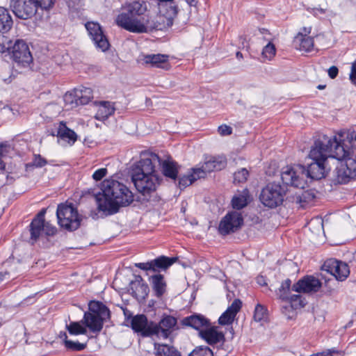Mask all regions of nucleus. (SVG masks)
Returning a JSON list of instances; mask_svg holds the SVG:
<instances>
[{
	"label": "nucleus",
	"instance_id": "nucleus-1",
	"mask_svg": "<svg viewBox=\"0 0 356 356\" xmlns=\"http://www.w3.org/2000/svg\"><path fill=\"white\" fill-rule=\"evenodd\" d=\"M351 143L353 139L348 136L345 138L342 131L330 136L321 135L312 146L309 157L313 161L320 162H325L328 157L345 159L349 156V150L346 148Z\"/></svg>",
	"mask_w": 356,
	"mask_h": 356
},
{
	"label": "nucleus",
	"instance_id": "nucleus-2",
	"mask_svg": "<svg viewBox=\"0 0 356 356\" xmlns=\"http://www.w3.org/2000/svg\"><path fill=\"white\" fill-rule=\"evenodd\" d=\"M146 6L138 1L129 3L124 11L115 18L117 25L131 33H147L154 29L162 30L163 26L154 22L152 17L143 15Z\"/></svg>",
	"mask_w": 356,
	"mask_h": 356
},
{
	"label": "nucleus",
	"instance_id": "nucleus-3",
	"mask_svg": "<svg viewBox=\"0 0 356 356\" xmlns=\"http://www.w3.org/2000/svg\"><path fill=\"white\" fill-rule=\"evenodd\" d=\"M134 201L132 192L123 184L106 179L102 184V194L97 197L98 209L106 215L117 213L120 207L129 205Z\"/></svg>",
	"mask_w": 356,
	"mask_h": 356
},
{
	"label": "nucleus",
	"instance_id": "nucleus-4",
	"mask_svg": "<svg viewBox=\"0 0 356 356\" xmlns=\"http://www.w3.org/2000/svg\"><path fill=\"white\" fill-rule=\"evenodd\" d=\"M131 179L145 200L151 201L156 199V191L160 184V179L150 159H140L133 170Z\"/></svg>",
	"mask_w": 356,
	"mask_h": 356
},
{
	"label": "nucleus",
	"instance_id": "nucleus-5",
	"mask_svg": "<svg viewBox=\"0 0 356 356\" xmlns=\"http://www.w3.org/2000/svg\"><path fill=\"white\" fill-rule=\"evenodd\" d=\"M227 164L225 156H209L205 158L204 163L200 167L193 168L187 175L179 178V186L185 188L191 185L196 180L204 178L208 172L223 169Z\"/></svg>",
	"mask_w": 356,
	"mask_h": 356
},
{
	"label": "nucleus",
	"instance_id": "nucleus-6",
	"mask_svg": "<svg viewBox=\"0 0 356 356\" xmlns=\"http://www.w3.org/2000/svg\"><path fill=\"white\" fill-rule=\"evenodd\" d=\"M109 317V309L102 302L92 300L88 304V310L84 313L82 323L90 333L98 334Z\"/></svg>",
	"mask_w": 356,
	"mask_h": 356
},
{
	"label": "nucleus",
	"instance_id": "nucleus-7",
	"mask_svg": "<svg viewBox=\"0 0 356 356\" xmlns=\"http://www.w3.org/2000/svg\"><path fill=\"white\" fill-rule=\"evenodd\" d=\"M286 193L285 186L279 183L272 182L261 190L259 200L265 207L275 208L282 204Z\"/></svg>",
	"mask_w": 356,
	"mask_h": 356
},
{
	"label": "nucleus",
	"instance_id": "nucleus-8",
	"mask_svg": "<svg viewBox=\"0 0 356 356\" xmlns=\"http://www.w3.org/2000/svg\"><path fill=\"white\" fill-rule=\"evenodd\" d=\"M56 216L59 225L67 230H75L80 226L81 218L72 204L58 205Z\"/></svg>",
	"mask_w": 356,
	"mask_h": 356
},
{
	"label": "nucleus",
	"instance_id": "nucleus-9",
	"mask_svg": "<svg viewBox=\"0 0 356 356\" xmlns=\"http://www.w3.org/2000/svg\"><path fill=\"white\" fill-rule=\"evenodd\" d=\"M306 178V170L301 165H287L281 171V179L287 186L304 188L307 185Z\"/></svg>",
	"mask_w": 356,
	"mask_h": 356
},
{
	"label": "nucleus",
	"instance_id": "nucleus-10",
	"mask_svg": "<svg viewBox=\"0 0 356 356\" xmlns=\"http://www.w3.org/2000/svg\"><path fill=\"white\" fill-rule=\"evenodd\" d=\"M341 161H345L346 163L341 164L335 170L332 179L334 184H347L351 179H356V158L350 155Z\"/></svg>",
	"mask_w": 356,
	"mask_h": 356
},
{
	"label": "nucleus",
	"instance_id": "nucleus-11",
	"mask_svg": "<svg viewBox=\"0 0 356 356\" xmlns=\"http://www.w3.org/2000/svg\"><path fill=\"white\" fill-rule=\"evenodd\" d=\"M46 209H42L34 218L30 225L31 239L37 241L42 234L53 236L56 232V228L50 223L45 222L44 215Z\"/></svg>",
	"mask_w": 356,
	"mask_h": 356
},
{
	"label": "nucleus",
	"instance_id": "nucleus-12",
	"mask_svg": "<svg viewBox=\"0 0 356 356\" xmlns=\"http://www.w3.org/2000/svg\"><path fill=\"white\" fill-rule=\"evenodd\" d=\"M159 3V13L158 19L154 22L163 26V29L170 27L173 24V19L176 17L178 10L174 1L162 0Z\"/></svg>",
	"mask_w": 356,
	"mask_h": 356
},
{
	"label": "nucleus",
	"instance_id": "nucleus-13",
	"mask_svg": "<svg viewBox=\"0 0 356 356\" xmlns=\"http://www.w3.org/2000/svg\"><path fill=\"white\" fill-rule=\"evenodd\" d=\"M85 26L95 47L103 52L107 51L110 44L101 26L97 22H88Z\"/></svg>",
	"mask_w": 356,
	"mask_h": 356
},
{
	"label": "nucleus",
	"instance_id": "nucleus-14",
	"mask_svg": "<svg viewBox=\"0 0 356 356\" xmlns=\"http://www.w3.org/2000/svg\"><path fill=\"white\" fill-rule=\"evenodd\" d=\"M10 6L15 16L22 19L31 18L38 10L34 0H11Z\"/></svg>",
	"mask_w": 356,
	"mask_h": 356
},
{
	"label": "nucleus",
	"instance_id": "nucleus-15",
	"mask_svg": "<svg viewBox=\"0 0 356 356\" xmlns=\"http://www.w3.org/2000/svg\"><path fill=\"white\" fill-rule=\"evenodd\" d=\"M10 54L15 62L23 66L29 65L33 57L28 44L23 40H16Z\"/></svg>",
	"mask_w": 356,
	"mask_h": 356
},
{
	"label": "nucleus",
	"instance_id": "nucleus-16",
	"mask_svg": "<svg viewBox=\"0 0 356 356\" xmlns=\"http://www.w3.org/2000/svg\"><path fill=\"white\" fill-rule=\"evenodd\" d=\"M323 268L340 282L346 280L350 275L348 265L335 259H329L325 261Z\"/></svg>",
	"mask_w": 356,
	"mask_h": 356
},
{
	"label": "nucleus",
	"instance_id": "nucleus-17",
	"mask_svg": "<svg viewBox=\"0 0 356 356\" xmlns=\"http://www.w3.org/2000/svg\"><path fill=\"white\" fill-rule=\"evenodd\" d=\"M243 222L241 213L238 211L228 213L220 221L219 232L222 234H228L241 227Z\"/></svg>",
	"mask_w": 356,
	"mask_h": 356
},
{
	"label": "nucleus",
	"instance_id": "nucleus-18",
	"mask_svg": "<svg viewBox=\"0 0 356 356\" xmlns=\"http://www.w3.org/2000/svg\"><path fill=\"white\" fill-rule=\"evenodd\" d=\"M321 281L313 275H307L292 286V290L298 293H313L321 288Z\"/></svg>",
	"mask_w": 356,
	"mask_h": 356
},
{
	"label": "nucleus",
	"instance_id": "nucleus-19",
	"mask_svg": "<svg viewBox=\"0 0 356 356\" xmlns=\"http://www.w3.org/2000/svg\"><path fill=\"white\" fill-rule=\"evenodd\" d=\"M177 325V319L171 316L163 317L159 325H153V334L159 338L168 339Z\"/></svg>",
	"mask_w": 356,
	"mask_h": 356
},
{
	"label": "nucleus",
	"instance_id": "nucleus-20",
	"mask_svg": "<svg viewBox=\"0 0 356 356\" xmlns=\"http://www.w3.org/2000/svg\"><path fill=\"white\" fill-rule=\"evenodd\" d=\"M177 260L175 257H167L165 256L159 257L151 261L146 263L136 264V266L140 269L148 271L152 270L154 272L158 271L159 269H166L172 265Z\"/></svg>",
	"mask_w": 356,
	"mask_h": 356
},
{
	"label": "nucleus",
	"instance_id": "nucleus-21",
	"mask_svg": "<svg viewBox=\"0 0 356 356\" xmlns=\"http://www.w3.org/2000/svg\"><path fill=\"white\" fill-rule=\"evenodd\" d=\"M140 60L144 64L152 67L161 68L165 70H168L171 67L169 63V56L167 54H145L141 56Z\"/></svg>",
	"mask_w": 356,
	"mask_h": 356
},
{
	"label": "nucleus",
	"instance_id": "nucleus-22",
	"mask_svg": "<svg viewBox=\"0 0 356 356\" xmlns=\"http://www.w3.org/2000/svg\"><path fill=\"white\" fill-rule=\"evenodd\" d=\"M311 27H304L301 32L298 33L293 40L294 47L302 51L309 52L314 48L313 38L309 36Z\"/></svg>",
	"mask_w": 356,
	"mask_h": 356
},
{
	"label": "nucleus",
	"instance_id": "nucleus-23",
	"mask_svg": "<svg viewBox=\"0 0 356 356\" xmlns=\"http://www.w3.org/2000/svg\"><path fill=\"white\" fill-rule=\"evenodd\" d=\"M305 306L304 300L300 295L293 294L284 302L282 306V312L290 319L294 316L295 310L302 308Z\"/></svg>",
	"mask_w": 356,
	"mask_h": 356
},
{
	"label": "nucleus",
	"instance_id": "nucleus-24",
	"mask_svg": "<svg viewBox=\"0 0 356 356\" xmlns=\"http://www.w3.org/2000/svg\"><path fill=\"white\" fill-rule=\"evenodd\" d=\"M131 325L135 332H140L143 336L153 335V326L148 325L147 317L143 314L133 317Z\"/></svg>",
	"mask_w": 356,
	"mask_h": 356
},
{
	"label": "nucleus",
	"instance_id": "nucleus-25",
	"mask_svg": "<svg viewBox=\"0 0 356 356\" xmlns=\"http://www.w3.org/2000/svg\"><path fill=\"white\" fill-rule=\"evenodd\" d=\"M242 302L239 299H235L227 310L222 314L218 319L220 325H225L232 323L236 314L239 312Z\"/></svg>",
	"mask_w": 356,
	"mask_h": 356
},
{
	"label": "nucleus",
	"instance_id": "nucleus-26",
	"mask_svg": "<svg viewBox=\"0 0 356 356\" xmlns=\"http://www.w3.org/2000/svg\"><path fill=\"white\" fill-rule=\"evenodd\" d=\"M199 335L211 345L223 341L225 339L224 334L218 331L217 327H209V325L200 330Z\"/></svg>",
	"mask_w": 356,
	"mask_h": 356
},
{
	"label": "nucleus",
	"instance_id": "nucleus-27",
	"mask_svg": "<svg viewBox=\"0 0 356 356\" xmlns=\"http://www.w3.org/2000/svg\"><path fill=\"white\" fill-rule=\"evenodd\" d=\"M131 290L133 296L138 300H144L149 293L147 284L140 275L136 276L135 280L131 282Z\"/></svg>",
	"mask_w": 356,
	"mask_h": 356
},
{
	"label": "nucleus",
	"instance_id": "nucleus-28",
	"mask_svg": "<svg viewBox=\"0 0 356 356\" xmlns=\"http://www.w3.org/2000/svg\"><path fill=\"white\" fill-rule=\"evenodd\" d=\"M183 324L200 332V330L209 325V321L204 316L195 314L184 318L183 319Z\"/></svg>",
	"mask_w": 356,
	"mask_h": 356
},
{
	"label": "nucleus",
	"instance_id": "nucleus-29",
	"mask_svg": "<svg viewBox=\"0 0 356 356\" xmlns=\"http://www.w3.org/2000/svg\"><path fill=\"white\" fill-rule=\"evenodd\" d=\"M325 162L312 161L308 165L306 172L307 177L313 179H321L325 176Z\"/></svg>",
	"mask_w": 356,
	"mask_h": 356
},
{
	"label": "nucleus",
	"instance_id": "nucleus-30",
	"mask_svg": "<svg viewBox=\"0 0 356 356\" xmlns=\"http://www.w3.org/2000/svg\"><path fill=\"white\" fill-rule=\"evenodd\" d=\"M115 112L113 104L109 102H101L97 104V110L95 118L104 121Z\"/></svg>",
	"mask_w": 356,
	"mask_h": 356
},
{
	"label": "nucleus",
	"instance_id": "nucleus-31",
	"mask_svg": "<svg viewBox=\"0 0 356 356\" xmlns=\"http://www.w3.org/2000/svg\"><path fill=\"white\" fill-rule=\"evenodd\" d=\"M57 136L61 140L67 142L70 145L74 144L77 139L76 133L67 127L66 124L63 122H60L58 125Z\"/></svg>",
	"mask_w": 356,
	"mask_h": 356
},
{
	"label": "nucleus",
	"instance_id": "nucleus-32",
	"mask_svg": "<svg viewBox=\"0 0 356 356\" xmlns=\"http://www.w3.org/2000/svg\"><path fill=\"white\" fill-rule=\"evenodd\" d=\"M152 287L156 296L161 297L165 292L166 284L164 277L161 274L152 275L149 278Z\"/></svg>",
	"mask_w": 356,
	"mask_h": 356
},
{
	"label": "nucleus",
	"instance_id": "nucleus-33",
	"mask_svg": "<svg viewBox=\"0 0 356 356\" xmlns=\"http://www.w3.org/2000/svg\"><path fill=\"white\" fill-rule=\"evenodd\" d=\"M66 330L71 335H87L89 339L92 338V336H88L86 327L82 323V319L80 321H71L69 324H66Z\"/></svg>",
	"mask_w": 356,
	"mask_h": 356
},
{
	"label": "nucleus",
	"instance_id": "nucleus-34",
	"mask_svg": "<svg viewBox=\"0 0 356 356\" xmlns=\"http://www.w3.org/2000/svg\"><path fill=\"white\" fill-rule=\"evenodd\" d=\"M13 25V20L7 9L0 7V32L6 33Z\"/></svg>",
	"mask_w": 356,
	"mask_h": 356
},
{
	"label": "nucleus",
	"instance_id": "nucleus-35",
	"mask_svg": "<svg viewBox=\"0 0 356 356\" xmlns=\"http://www.w3.org/2000/svg\"><path fill=\"white\" fill-rule=\"evenodd\" d=\"M291 291H293L291 281L290 279H286L281 283L280 286L276 291L275 293L277 297L284 302L289 298V296H291Z\"/></svg>",
	"mask_w": 356,
	"mask_h": 356
},
{
	"label": "nucleus",
	"instance_id": "nucleus-36",
	"mask_svg": "<svg viewBox=\"0 0 356 356\" xmlns=\"http://www.w3.org/2000/svg\"><path fill=\"white\" fill-rule=\"evenodd\" d=\"M155 356H181L174 348L166 344H155Z\"/></svg>",
	"mask_w": 356,
	"mask_h": 356
},
{
	"label": "nucleus",
	"instance_id": "nucleus-37",
	"mask_svg": "<svg viewBox=\"0 0 356 356\" xmlns=\"http://www.w3.org/2000/svg\"><path fill=\"white\" fill-rule=\"evenodd\" d=\"M75 92L76 97L79 99L80 104H86L93 98L92 90L90 88L81 87L75 89Z\"/></svg>",
	"mask_w": 356,
	"mask_h": 356
},
{
	"label": "nucleus",
	"instance_id": "nucleus-38",
	"mask_svg": "<svg viewBox=\"0 0 356 356\" xmlns=\"http://www.w3.org/2000/svg\"><path fill=\"white\" fill-rule=\"evenodd\" d=\"M248 191L245 189L242 193L235 195L232 200V207L236 209H241L245 207L248 202Z\"/></svg>",
	"mask_w": 356,
	"mask_h": 356
},
{
	"label": "nucleus",
	"instance_id": "nucleus-39",
	"mask_svg": "<svg viewBox=\"0 0 356 356\" xmlns=\"http://www.w3.org/2000/svg\"><path fill=\"white\" fill-rule=\"evenodd\" d=\"M162 170L165 177L175 179L177 176V169L175 163L170 161H164L162 163Z\"/></svg>",
	"mask_w": 356,
	"mask_h": 356
},
{
	"label": "nucleus",
	"instance_id": "nucleus-40",
	"mask_svg": "<svg viewBox=\"0 0 356 356\" xmlns=\"http://www.w3.org/2000/svg\"><path fill=\"white\" fill-rule=\"evenodd\" d=\"M63 100L67 109L73 108L80 104L79 99L76 97L75 90L72 92L65 93L63 97Z\"/></svg>",
	"mask_w": 356,
	"mask_h": 356
},
{
	"label": "nucleus",
	"instance_id": "nucleus-41",
	"mask_svg": "<svg viewBox=\"0 0 356 356\" xmlns=\"http://www.w3.org/2000/svg\"><path fill=\"white\" fill-rule=\"evenodd\" d=\"M64 344L66 348L74 351H80L86 348V343L69 340L65 333H64Z\"/></svg>",
	"mask_w": 356,
	"mask_h": 356
},
{
	"label": "nucleus",
	"instance_id": "nucleus-42",
	"mask_svg": "<svg viewBox=\"0 0 356 356\" xmlns=\"http://www.w3.org/2000/svg\"><path fill=\"white\" fill-rule=\"evenodd\" d=\"M13 44L14 42L13 40L10 39L7 35L3 34L0 35V52H8L10 54L13 49Z\"/></svg>",
	"mask_w": 356,
	"mask_h": 356
},
{
	"label": "nucleus",
	"instance_id": "nucleus-43",
	"mask_svg": "<svg viewBox=\"0 0 356 356\" xmlns=\"http://www.w3.org/2000/svg\"><path fill=\"white\" fill-rule=\"evenodd\" d=\"M275 53L276 49L275 45L271 42H268L264 47L261 55L264 59L266 60H270L275 56Z\"/></svg>",
	"mask_w": 356,
	"mask_h": 356
},
{
	"label": "nucleus",
	"instance_id": "nucleus-44",
	"mask_svg": "<svg viewBox=\"0 0 356 356\" xmlns=\"http://www.w3.org/2000/svg\"><path fill=\"white\" fill-rule=\"evenodd\" d=\"M267 317V310L261 305L257 304L254 309V319L255 321L260 322Z\"/></svg>",
	"mask_w": 356,
	"mask_h": 356
},
{
	"label": "nucleus",
	"instance_id": "nucleus-45",
	"mask_svg": "<svg viewBox=\"0 0 356 356\" xmlns=\"http://www.w3.org/2000/svg\"><path fill=\"white\" fill-rule=\"evenodd\" d=\"M312 198L313 197L311 196V194L309 192L305 191L301 195H298L293 197V202L299 204L300 207H305L306 202Z\"/></svg>",
	"mask_w": 356,
	"mask_h": 356
},
{
	"label": "nucleus",
	"instance_id": "nucleus-46",
	"mask_svg": "<svg viewBox=\"0 0 356 356\" xmlns=\"http://www.w3.org/2000/svg\"><path fill=\"white\" fill-rule=\"evenodd\" d=\"M47 164V161L44 158L42 157L40 154H35L33 161L26 164V168L29 169L31 167L42 168Z\"/></svg>",
	"mask_w": 356,
	"mask_h": 356
},
{
	"label": "nucleus",
	"instance_id": "nucleus-47",
	"mask_svg": "<svg viewBox=\"0 0 356 356\" xmlns=\"http://www.w3.org/2000/svg\"><path fill=\"white\" fill-rule=\"evenodd\" d=\"M249 172L246 168H241L234 175V181L238 183H243L247 181Z\"/></svg>",
	"mask_w": 356,
	"mask_h": 356
},
{
	"label": "nucleus",
	"instance_id": "nucleus-48",
	"mask_svg": "<svg viewBox=\"0 0 356 356\" xmlns=\"http://www.w3.org/2000/svg\"><path fill=\"white\" fill-rule=\"evenodd\" d=\"M189 356H213V353L209 348L201 346L193 350Z\"/></svg>",
	"mask_w": 356,
	"mask_h": 356
},
{
	"label": "nucleus",
	"instance_id": "nucleus-49",
	"mask_svg": "<svg viewBox=\"0 0 356 356\" xmlns=\"http://www.w3.org/2000/svg\"><path fill=\"white\" fill-rule=\"evenodd\" d=\"M35 1L37 8L49 9L52 7L54 0H34Z\"/></svg>",
	"mask_w": 356,
	"mask_h": 356
},
{
	"label": "nucleus",
	"instance_id": "nucleus-50",
	"mask_svg": "<svg viewBox=\"0 0 356 356\" xmlns=\"http://www.w3.org/2000/svg\"><path fill=\"white\" fill-rule=\"evenodd\" d=\"M218 134L222 136H229L232 133V128L227 124H222L218 128Z\"/></svg>",
	"mask_w": 356,
	"mask_h": 356
},
{
	"label": "nucleus",
	"instance_id": "nucleus-51",
	"mask_svg": "<svg viewBox=\"0 0 356 356\" xmlns=\"http://www.w3.org/2000/svg\"><path fill=\"white\" fill-rule=\"evenodd\" d=\"M107 174V169L106 168H99L95 170L92 175V178L95 181H100Z\"/></svg>",
	"mask_w": 356,
	"mask_h": 356
},
{
	"label": "nucleus",
	"instance_id": "nucleus-52",
	"mask_svg": "<svg viewBox=\"0 0 356 356\" xmlns=\"http://www.w3.org/2000/svg\"><path fill=\"white\" fill-rule=\"evenodd\" d=\"M327 72L331 79H334L338 74V68L335 66H332L328 69Z\"/></svg>",
	"mask_w": 356,
	"mask_h": 356
},
{
	"label": "nucleus",
	"instance_id": "nucleus-53",
	"mask_svg": "<svg viewBox=\"0 0 356 356\" xmlns=\"http://www.w3.org/2000/svg\"><path fill=\"white\" fill-rule=\"evenodd\" d=\"M343 134H344V137L346 138L347 136H348L350 138H352L353 139V143H351L350 144L348 145V147L346 148L347 149H348L350 152L352 151L353 149V147H355L356 148V134H355V138H353V137L352 136H350L348 134H346L344 131H342Z\"/></svg>",
	"mask_w": 356,
	"mask_h": 356
},
{
	"label": "nucleus",
	"instance_id": "nucleus-54",
	"mask_svg": "<svg viewBox=\"0 0 356 356\" xmlns=\"http://www.w3.org/2000/svg\"><path fill=\"white\" fill-rule=\"evenodd\" d=\"M350 79L352 82L356 83V62L353 63Z\"/></svg>",
	"mask_w": 356,
	"mask_h": 356
},
{
	"label": "nucleus",
	"instance_id": "nucleus-55",
	"mask_svg": "<svg viewBox=\"0 0 356 356\" xmlns=\"http://www.w3.org/2000/svg\"><path fill=\"white\" fill-rule=\"evenodd\" d=\"M313 10V14L315 15V16H317V17H321V15L324 14L325 13V10L323 8H314L312 9Z\"/></svg>",
	"mask_w": 356,
	"mask_h": 356
},
{
	"label": "nucleus",
	"instance_id": "nucleus-56",
	"mask_svg": "<svg viewBox=\"0 0 356 356\" xmlns=\"http://www.w3.org/2000/svg\"><path fill=\"white\" fill-rule=\"evenodd\" d=\"M310 225H316L318 226L319 227V229H323V220H321V219H318V218H316V219H314V220H312L310 223H309Z\"/></svg>",
	"mask_w": 356,
	"mask_h": 356
},
{
	"label": "nucleus",
	"instance_id": "nucleus-57",
	"mask_svg": "<svg viewBox=\"0 0 356 356\" xmlns=\"http://www.w3.org/2000/svg\"><path fill=\"white\" fill-rule=\"evenodd\" d=\"M8 275V274L7 273H0V282L6 279H8L9 277H7Z\"/></svg>",
	"mask_w": 356,
	"mask_h": 356
},
{
	"label": "nucleus",
	"instance_id": "nucleus-58",
	"mask_svg": "<svg viewBox=\"0 0 356 356\" xmlns=\"http://www.w3.org/2000/svg\"><path fill=\"white\" fill-rule=\"evenodd\" d=\"M185 1L191 6H195V0H185Z\"/></svg>",
	"mask_w": 356,
	"mask_h": 356
},
{
	"label": "nucleus",
	"instance_id": "nucleus-59",
	"mask_svg": "<svg viewBox=\"0 0 356 356\" xmlns=\"http://www.w3.org/2000/svg\"><path fill=\"white\" fill-rule=\"evenodd\" d=\"M352 155L356 158V148L353 147V149L351 152L349 151V156Z\"/></svg>",
	"mask_w": 356,
	"mask_h": 356
},
{
	"label": "nucleus",
	"instance_id": "nucleus-60",
	"mask_svg": "<svg viewBox=\"0 0 356 356\" xmlns=\"http://www.w3.org/2000/svg\"><path fill=\"white\" fill-rule=\"evenodd\" d=\"M236 56L237 58L241 59L243 58V54L240 51H238L236 52Z\"/></svg>",
	"mask_w": 356,
	"mask_h": 356
},
{
	"label": "nucleus",
	"instance_id": "nucleus-61",
	"mask_svg": "<svg viewBox=\"0 0 356 356\" xmlns=\"http://www.w3.org/2000/svg\"><path fill=\"white\" fill-rule=\"evenodd\" d=\"M257 282H258L259 284L260 283V278H259V277H258V278H257Z\"/></svg>",
	"mask_w": 356,
	"mask_h": 356
},
{
	"label": "nucleus",
	"instance_id": "nucleus-62",
	"mask_svg": "<svg viewBox=\"0 0 356 356\" xmlns=\"http://www.w3.org/2000/svg\"><path fill=\"white\" fill-rule=\"evenodd\" d=\"M259 284L263 285V284H265V283H262V281H260Z\"/></svg>",
	"mask_w": 356,
	"mask_h": 356
},
{
	"label": "nucleus",
	"instance_id": "nucleus-63",
	"mask_svg": "<svg viewBox=\"0 0 356 356\" xmlns=\"http://www.w3.org/2000/svg\"><path fill=\"white\" fill-rule=\"evenodd\" d=\"M323 88V86H318V88H320V89H321V88Z\"/></svg>",
	"mask_w": 356,
	"mask_h": 356
}]
</instances>
